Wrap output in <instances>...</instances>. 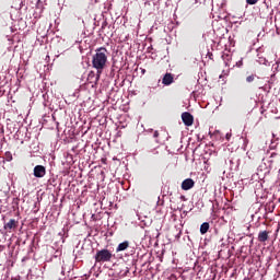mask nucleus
<instances>
[{
    "label": "nucleus",
    "mask_w": 280,
    "mask_h": 280,
    "mask_svg": "<svg viewBox=\"0 0 280 280\" xmlns=\"http://www.w3.org/2000/svg\"><path fill=\"white\" fill-rule=\"evenodd\" d=\"M113 256L114 255L108 249H101L96 252V256H94V260H96V262H109Z\"/></svg>",
    "instance_id": "obj_2"
},
{
    "label": "nucleus",
    "mask_w": 280,
    "mask_h": 280,
    "mask_svg": "<svg viewBox=\"0 0 280 280\" xmlns=\"http://www.w3.org/2000/svg\"><path fill=\"white\" fill-rule=\"evenodd\" d=\"M182 121L185 126L190 127L194 125V116L189 112L182 113Z\"/></svg>",
    "instance_id": "obj_4"
},
{
    "label": "nucleus",
    "mask_w": 280,
    "mask_h": 280,
    "mask_svg": "<svg viewBox=\"0 0 280 280\" xmlns=\"http://www.w3.org/2000/svg\"><path fill=\"white\" fill-rule=\"evenodd\" d=\"M145 73V69H142V74H144Z\"/></svg>",
    "instance_id": "obj_18"
},
{
    "label": "nucleus",
    "mask_w": 280,
    "mask_h": 280,
    "mask_svg": "<svg viewBox=\"0 0 280 280\" xmlns=\"http://www.w3.org/2000/svg\"><path fill=\"white\" fill-rule=\"evenodd\" d=\"M246 3L249 5H255L258 3V0H246Z\"/></svg>",
    "instance_id": "obj_13"
},
{
    "label": "nucleus",
    "mask_w": 280,
    "mask_h": 280,
    "mask_svg": "<svg viewBox=\"0 0 280 280\" xmlns=\"http://www.w3.org/2000/svg\"><path fill=\"white\" fill-rule=\"evenodd\" d=\"M231 137H232V133H226V135H225V139H226L228 141H230Z\"/></svg>",
    "instance_id": "obj_15"
},
{
    "label": "nucleus",
    "mask_w": 280,
    "mask_h": 280,
    "mask_svg": "<svg viewBox=\"0 0 280 280\" xmlns=\"http://www.w3.org/2000/svg\"><path fill=\"white\" fill-rule=\"evenodd\" d=\"M209 229H210V224L209 223H207V222L202 223L200 225V234L205 235L206 233H208Z\"/></svg>",
    "instance_id": "obj_11"
},
{
    "label": "nucleus",
    "mask_w": 280,
    "mask_h": 280,
    "mask_svg": "<svg viewBox=\"0 0 280 280\" xmlns=\"http://www.w3.org/2000/svg\"><path fill=\"white\" fill-rule=\"evenodd\" d=\"M195 187V182L188 177L187 179H184L180 184V188L185 191L190 190Z\"/></svg>",
    "instance_id": "obj_5"
},
{
    "label": "nucleus",
    "mask_w": 280,
    "mask_h": 280,
    "mask_svg": "<svg viewBox=\"0 0 280 280\" xmlns=\"http://www.w3.org/2000/svg\"><path fill=\"white\" fill-rule=\"evenodd\" d=\"M101 75L102 73H100L98 70H96V73L94 70H91L89 73H88V82H90L91 84H97V82L100 81L101 79Z\"/></svg>",
    "instance_id": "obj_3"
},
{
    "label": "nucleus",
    "mask_w": 280,
    "mask_h": 280,
    "mask_svg": "<svg viewBox=\"0 0 280 280\" xmlns=\"http://www.w3.org/2000/svg\"><path fill=\"white\" fill-rule=\"evenodd\" d=\"M45 175H46V168L42 164H38L37 166H35L34 176L36 178H43Z\"/></svg>",
    "instance_id": "obj_7"
},
{
    "label": "nucleus",
    "mask_w": 280,
    "mask_h": 280,
    "mask_svg": "<svg viewBox=\"0 0 280 280\" xmlns=\"http://www.w3.org/2000/svg\"><path fill=\"white\" fill-rule=\"evenodd\" d=\"M108 63V49L106 47H98L94 50L92 55V68L102 74L106 69Z\"/></svg>",
    "instance_id": "obj_1"
},
{
    "label": "nucleus",
    "mask_w": 280,
    "mask_h": 280,
    "mask_svg": "<svg viewBox=\"0 0 280 280\" xmlns=\"http://www.w3.org/2000/svg\"><path fill=\"white\" fill-rule=\"evenodd\" d=\"M270 232L267 231H260L257 236V241L259 243H266L269 240Z\"/></svg>",
    "instance_id": "obj_8"
},
{
    "label": "nucleus",
    "mask_w": 280,
    "mask_h": 280,
    "mask_svg": "<svg viewBox=\"0 0 280 280\" xmlns=\"http://www.w3.org/2000/svg\"><path fill=\"white\" fill-rule=\"evenodd\" d=\"M129 246H130V243L128 241H125L118 244V247H116V253L125 252Z\"/></svg>",
    "instance_id": "obj_10"
},
{
    "label": "nucleus",
    "mask_w": 280,
    "mask_h": 280,
    "mask_svg": "<svg viewBox=\"0 0 280 280\" xmlns=\"http://www.w3.org/2000/svg\"><path fill=\"white\" fill-rule=\"evenodd\" d=\"M103 163H106V160H103Z\"/></svg>",
    "instance_id": "obj_19"
},
{
    "label": "nucleus",
    "mask_w": 280,
    "mask_h": 280,
    "mask_svg": "<svg viewBox=\"0 0 280 280\" xmlns=\"http://www.w3.org/2000/svg\"><path fill=\"white\" fill-rule=\"evenodd\" d=\"M153 137L158 138L159 137V131H154Z\"/></svg>",
    "instance_id": "obj_16"
},
{
    "label": "nucleus",
    "mask_w": 280,
    "mask_h": 280,
    "mask_svg": "<svg viewBox=\"0 0 280 280\" xmlns=\"http://www.w3.org/2000/svg\"><path fill=\"white\" fill-rule=\"evenodd\" d=\"M19 226V222L14 219H11L10 222L4 224V230L11 232V230H15Z\"/></svg>",
    "instance_id": "obj_9"
},
{
    "label": "nucleus",
    "mask_w": 280,
    "mask_h": 280,
    "mask_svg": "<svg viewBox=\"0 0 280 280\" xmlns=\"http://www.w3.org/2000/svg\"><path fill=\"white\" fill-rule=\"evenodd\" d=\"M256 78H257V74L250 73L245 78V81H246V83L250 84V83L255 82Z\"/></svg>",
    "instance_id": "obj_12"
},
{
    "label": "nucleus",
    "mask_w": 280,
    "mask_h": 280,
    "mask_svg": "<svg viewBox=\"0 0 280 280\" xmlns=\"http://www.w3.org/2000/svg\"><path fill=\"white\" fill-rule=\"evenodd\" d=\"M242 66H243V60H238V61L236 62V67L241 68Z\"/></svg>",
    "instance_id": "obj_14"
},
{
    "label": "nucleus",
    "mask_w": 280,
    "mask_h": 280,
    "mask_svg": "<svg viewBox=\"0 0 280 280\" xmlns=\"http://www.w3.org/2000/svg\"><path fill=\"white\" fill-rule=\"evenodd\" d=\"M273 168V166H266V170H271Z\"/></svg>",
    "instance_id": "obj_17"
},
{
    "label": "nucleus",
    "mask_w": 280,
    "mask_h": 280,
    "mask_svg": "<svg viewBox=\"0 0 280 280\" xmlns=\"http://www.w3.org/2000/svg\"><path fill=\"white\" fill-rule=\"evenodd\" d=\"M174 83V74L171 72H166L162 78V84L168 86Z\"/></svg>",
    "instance_id": "obj_6"
}]
</instances>
